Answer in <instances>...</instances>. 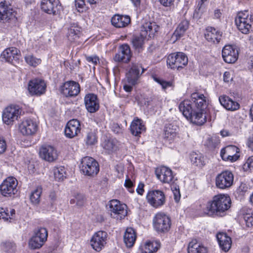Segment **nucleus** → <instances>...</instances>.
<instances>
[{"label":"nucleus","instance_id":"1","mask_svg":"<svg viewBox=\"0 0 253 253\" xmlns=\"http://www.w3.org/2000/svg\"><path fill=\"white\" fill-rule=\"evenodd\" d=\"M231 206L230 197L224 194L214 196L212 200L209 202L206 206L205 213L210 216L216 215L222 216Z\"/></svg>","mask_w":253,"mask_h":253},{"label":"nucleus","instance_id":"2","mask_svg":"<svg viewBox=\"0 0 253 253\" xmlns=\"http://www.w3.org/2000/svg\"><path fill=\"white\" fill-rule=\"evenodd\" d=\"M179 109L183 115L193 124L201 126L206 122V116L198 113L190 100H185L181 102Z\"/></svg>","mask_w":253,"mask_h":253},{"label":"nucleus","instance_id":"3","mask_svg":"<svg viewBox=\"0 0 253 253\" xmlns=\"http://www.w3.org/2000/svg\"><path fill=\"white\" fill-rule=\"evenodd\" d=\"M235 23L240 30L243 34H248L253 24V16L250 15L248 10L240 11L235 18Z\"/></svg>","mask_w":253,"mask_h":253},{"label":"nucleus","instance_id":"4","mask_svg":"<svg viewBox=\"0 0 253 253\" xmlns=\"http://www.w3.org/2000/svg\"><path fill=\"white\" fill-rule=\"evenodd\" d=\"M80 169L84 175L88 176H94L99 171L98 163L94 159L90 157H85L82 159Z\"/></svg>","mask_w":253,"mask_h":253},{"label":"nucleus","instance_id":"5","mask_svg":"<svg viewBox=\"0 0 253 253\" xmlns=\"http://www.w3.org/2000/svg\"><path fill=\"white\" fill-rule=\"evenodd\" d=\"M153 223L154 229L159 233L168 232L171 226L169 217L163 213L156 214L153 218Z\"/></svg>","mask_w":253,"mask_h":253},{"label":"nucleus","instance_id":"6","mask_svg":"<svg viewBox=\"0 0 253 253\" xmlns=\"http://www.w3.org/2000/svg\"><path fill=\"white\" fill-rule=\"evenodd\" d=\"M188 63L187 56L182 52L173 53L169 54L167 59L168 66L172 69L183 68Z\"/></svg>","mask_w":253,"mask_h":253},{"label":"nucleus","instance_id":"7","mask_svg":"<svg viewBox=\"0 0 253 253\" xmlns=\"http://www.w3.org/2000/svg\"><path fill=\"white\" fill-rule=\"evenodd\" d=\"M21 108L17 105H10L6 107L2 112V121L7 125H11L20 117Z\"/></svg>","mask_w":253,"mask_h":253},{"label":"nucleus","instance_id":"8","mask_svg":"<svg viewBox=\"0 0 253 253\" xmlns=\"http://www.w3.org/2000/svg\"><path fill=\"white\" fill-rule=\"evenodd\" d=\"M109 209L111 217L117 220H121L127 215L126 205L117 200L110 201Z\"/></svg>","mask_w":253,"mask_h":253},{"label":"nucleus","instance_id":"9","mask_svg":"<svg viewBox=\"0 0 253 253\" xmlns=\"http://www.w3.org/2000/svg\"><path fill=\"white\" fill-rule=\"evenodd\" d=\"M18 181L13 177L6 178L0 185V192L4 197H11L17 192Z\"/></svg>","mask_w":253,"mask_h":253},{"label":"nucleus","instance_id":"10","mask_svg":"<svg viewBox=\"0 0 253 253\" xmlns=\"http://www.w3.org/2000/svg\"><path fill=\"white\" fill-rule=\"evenodd\" d=\"M194 107L198 113L206 115V109L208 106L207 98L200 92H194L191 95V100Z\"/></svg>","mask_w":253,"mask_h":253},{"label":"nucleus","instance_id":"11","mask_svg":"<svg viewBox=\"0 0 253 253\" xmlns=\"http://www.w3.org/2000/svg\"><path fill=\"white\" fill-rule=\"evenodd\" d=\"M107 240V233L105 231H99L92 236L90 241V244L94 250L99 252L105 247Z\"/></svg>","mask_w":253,"mask_h":253},{"label":"nucleus","instance_id":"12","mask_svg":"<svg viewBox=\"0 0 253 253\" xmlns=\"http://www.w3.org/2000/svg\"><path fill=\"white\" fill-rule=\"evenodd\" d=\"M234 180L233 173L228 170H226L218 174L215 178L216 186L221 189H225L230 187Z\"/></svg>","mask_w":253,"mask_h":253},{"label":"nucleus","instance_id":"13","mask_svg":"<svg viewBox=\"0 0 253 253\" xmlns=\"http://www.w3.org/2000/svg\"><path fill=\"white\" fill-rule=\"evenodd\" d=\"M39 156L42 160L51 163L58 159V154L55 147L50 145L44 144L40 148Z\"/></svg>","mask_w":253,"mask_h":253},{"label":"nucleus","instance_id":"14","mask_svg":"<svg viewBox=\"0 0 253 253\" xmlns=\"http://www.w3.org/2000/svg\"><path fill=\"white\" fill-rule=\"evenodd\" d=\"M38 125L36 121L31 119H25L19 124V130L25 136L34 134L37 131Z\"/></svg>","mask_w":253,"mask_h":253},{"label":"nucleus","instance_id":"15","mask_svg":"<svg viewBox=\"0 0 253 253\" xmlns=\"http://www.w3.org/2000/svg\"><path fill=\"white\" fill-rule=\"evenodd\" d=\"M41 9L48 14L57 15L62 9V6L59 0H42Z\"/></svg>","mask_w":253,"mask_h":253},{"label":"nucleus","instance_id":"16","mask_svg":"<svg viewBox=\"0 0 253 253\" xmlns=\"http://www.w3.org/2000/svg\"><path fill=\"white\" fill-rule=\"evenodd\" d=\"M12 6L6 1L0 2V22H8L15 19Z\"/></svg>","mask_w":253,"mask_h":253},{"label":"nucleus","instance_id":"17","mask_svg":"<svg viewBox=\"0 0 253 253\" xmlns=\"http://www.w3.org/2000/svg\"><path fill=\"white\" fill-rule=\"evenodd\" d=\"M148 202L153 207L158 208L165 203V196L163 192L160 190L150 191L147 195Z\"/></svg>","mask_w":253,"mask_h":253},{"label":"nucleus","instance_id":"18","mask_svg":"<svg viewBox=\"0 0 253 253\" xmlns=\"http://www.w3.org/2000/svg\"><path fill=\"white\" fill-rule=\"evenodd\" d=\"M80 91V84L74 81L65 82L61 87V92L65 97L76 96Z\"/></svg>","mask_w":253,"mask_h":253},{"label":"nucleus","instance_id":"19","mask_svg":"<svg viewBox=\"0 0 253 253\" xmlns=\"http://www.w3.org/2000/svg\"><path fill=\"white\" fill-rule=\"evenodd\" d=\"M46 87L44 81L36 79L30 81L28 90L32 95L40 96L45 93Z\"/></svg>","mask_w":253,"mask_h":253},{"label":"nucleus","instance_id":"20","mask_svg":"<svg viewBox=\"0 0 253 253\" xmlns=\"http://www.w3.org/2000/svg\"><path fill=\"white\" fill-rule=\"evenodd\" d=\"M223 60L227 63H235L238 58V50L231 45H226L222 50Z\"/></svg>","mask_w":253,"mask_h":253},{"label":"nucleus","instance_id":"21","mask_svg":"<svg viewBox=\"0 0 253 253\" xmlns=\"http://www.w3.org/2000/svg\"><path fill=\"white\" fill-rule=\"evenodd\" d=\"M155 174L157 178L164 183H170L174 177L172 170L165 166L157 168Z\"/></svg>","mask_w":253,"mask_h":253},{"label":"nucleus","instance_id":"22","mask_svg":"<svg viewBox=\"0 0 253 253\" xmlns=\"http://www.w3.org/2000/svg\"><path fill=\"white\" fill-rule=\"evenodd\" d=\"M131 55L129 46L127 44H124L120 46L118 52L113 59L117 62L127 63L130 61Z\"/></svg>","mask_w":253,"mask_h":253},{"label":"nucleus","instance_id":"23","mask_svg":"<svg viewBox=\"0 0 253 253\" xmlns=\"http://www.w3.org/2000/svg\"><path fill=\"white\" fill-rule=\"evenodd\" d=\"M239 149L234 145H229L223 148L220 152L222 159L224 161L234 162L239 157Z\"/></svg>","mask_w":253,"mask_h":253},{"label":"nucleus","instance_id":"24","mask_svg":"<svg viewBox=\"0 0 253 253\" xmlns=\"http://www.w3.org/2000/svg\"><path fill=\"white\" fill-rule=\"evenodd\" d=\"M79 121L76 119L69 121L64 130L65 135L69 138H73L80 132L81 127Z\"/></svg>","mask_w":253,"mask_h":253},{"label":"nucleus","instance_id":"25","mask_svg":"<svg viewBox=\"0 0 253 253\" xmlns=\"http://www.w3.org/2000/svg\"><path fill=\"white\" fill-rule=\"evenodd\" d=\"M84 101L88 112L94 113L99 109V101L96 95L92 93L87 94L85 96Z\"/></svg>","mask_w":253,"mask_h":253},{"label":"nucleus","instance_id":"26","mask_svg":"<svg viewBox=\"0 0 253 253\" xmlns=\"http://www.w3.org/2000/svg\"><path fill=\"white\" fill-rule=\"evenodd\" d=\"M141 68L139 64L132 63L130 69L126 74L127 82L131 85H134L139 77L140 70Z\"/></svg>","mask_w":253,"mask_h":253},{"label":"nucleus","instance_id":"27","mask_svg":"<svg viewBox=\"0 0 253 253\" xmlns=\"http://www.w3.org/2000/svg\"><path fill=\"white\" fill-rule=\"evenodd\" d=\"M19 51L15 47H11L5 49L1 54L0 60L12 63L13 60L18 59L17 56Z\"/></svg>","mask_w":253,"mask_h":253},{"label":"nucleus","instance_id":"28","mask_svg":"<svg viewBox=\"0 0 253 253\" xmlns=\"http://www.w3.org/2000/svg\"><path fill=\"white\" fill-rule=\"evenodd\" d=\"M222 33L212 27H208L206 29L205 37L210 42L217 43L220 42Z\"/></svg>","mask_w":253,"mask_h":253},{"label":"nucleus","instance_id":"29","mask_svg":"<svg viewBox=\"0 0 253 253\" xmlns=\"http://www.w3.org/2000/svg\"><path fill=\"white\" fill-rule=\"evenodd\" d=\"M216 238L221 250L225 252H228L231 247V238L224 233H218Z\"/></svg>","mask_w":253,"mask_h":253},{"label":"nucleus","instance_id":"30","mask_svg":"<svg viewBox=\"0 0 253 253\" xmlns=\"http://www.w3.org/2000/svg\"><path fill=\"white\" fill-rule=\"evenodd\" d=\"M101 145L107 154H112L116 152L118 148V142L116 139L112 138H106Z\"/></svg>","mask_w":253,"mask_h":253},{"label":"nucleus","instance_id":"31","mask_svg":"<svg viewBox=\"0 0 253 253\" xmlns=\"http://www.w3.org/2000/svg\"><path fill=\"white\" fill-rule=\"evenodd\" d=\"M130 22V18L128 16L115 15L111 19V23L117 28H123L126 26Z\"/></svg>","mask_w":253,"mask_h":253},{"label":"nucleus","instance_id":"32","mask_svg":"<svg viewBox=\"0 0 253 253\" xmlns=\"http://www.w3.org/2000/svg\"><path fill=\"white\" fill-rule=\"evenodd\" d=\"M187 251L188 253H208L207 248L196 240L189 243Z\"/></svg>","mask_w":253,"mask_h":253},{"label":"nucleus","instance_id":"33","mask_svg":"<svg viewBox=\"0 0 253 253\" xmlns=\"http://www.w3.org/2000/svg\"><path fill=\"white\" fill-rule=\"evenodd\" d=\"M130 129L132 134L136 136L144 131L145 127L143 125L142 121L136 118L131 123Z\"/></svg>","mask_w":253,"mask_h":253},{"label":"nucleus","instance_id":"34","mask_svg":"<svg viewBox=\"0 0 253 253\" xmlns=\"http://www.w3.org/2000/svg\"><path fill=\"white\" fill-rule=\"evenodd\" d=\"M159 30V27L155 22L146 23L143 25L141 32L144 34L146 37L147 35L150 38L153 37Z\"/></svg>","mask_w":253,"mask_h":253},{"label":"nucleus","instance_id":"35","mask_svg":"<svg viewBox=\"0 0 253 253\" xmlns=\"http://www.w3.org/2000/svg\"><path fill=\"white\" fill-rule=\"evenodd\" d=\"M136 234L132 228H127L124 236V242L128 248L132 247L136 240Z\"/></svg>","mask_w":253,"mask_h":253},{"label":"nucleus","instance_id":"36","mask_svg":"<svg viewBox=\"0 0 253 253\" xmlns=\"http://www.w3.org/2000/svg\"><path fill=\"white\" fill-rule=\"evenodd\" d=\"M146 38L143 32H141L139 35L133 36L131 40L133 48L138 52L142 51Z\"/></svg>","mask_w":253,"mask_h":253},{"label":"nucleus","instance_id":"37","mask_svg":"<svg viewBox=\"0 0 253 253\" xmlns=\"http://www.w3.org/2000/svg\"><path fill=\"white\" fill-rule=\"evenodd\" d=\"M160 247V243L158 241L146 242L142 248L141 253H153L157 252Z\"/></svg>","mask_w":253,"mask_h":253},{"label":"nucleus","instance_id":"38","mask_svg":"<svg viewBox=\"0 0 253 253\" xmlns=\"http://www.w3.org/2000/svg\"><path fill=\"white\" fill-rule=\"evenodd\" d=\"M189 27V22L186 20H182L178 25L175 30L173 37L176 38L177 40L182 37L185 34L186 31Z\"/></svg>","mask_w":253,"mask_h":253},{"label":"nucleus","instance_id":"39","mask_svg":"<svg viewBox=\"0 0 253 253\" xmlns=\"http://www.w3.org/2000/svg\"><path fill=\"white\" fill-rule=\"evenodd\" d=\"M44 237L40 239L38 236H33L29 241V247L33 250L39 249L41 248L44 243L45 242L43 240Z\"/></svg>","mask_w":253,"mask_h":253},{"label":"nucleus","instance_id":"40","mask_svg":"<svg viewBox=\"0 0 253 253\" xmlns=\"http://www.w3.org/2000/svg\"><path fill=\"white\" fill-rule=\"evenodd\" d=\"M42 193V188L40 186H37L36 189L31 192L30 199L32 204L34 205L39 204Z\"/></svg>","mask_w":253,"mask_h":253},{"label":"nucleus","instance_id":"41","mask_svg":"<svg viewBox=\"0 0 253 253\" xmlns=\"http://www.w3.org/2000/svg\"><path fill=\"white\" fill-rule=\"evenodd\" d=\"M15 213V211L13 209L0 208V219H3L4 221L13 219Z\"/></svg>","mask_w":253,"mask_h":253},{"label":"nucleus","instance_id":"42","mask_svg":"<svg viewBox=\"0 0 253 253\" xmlns=\"http://www.w3.org/2000/svg\"><path fill=\"white\" fill-rule=\"evenodd\" d=\"M80 35L81 32L78 28H70L68 31L67 38L71 42H78Z\"/></svg>","mask_w":253,"mask_h":253},{"label":"nucleus","instance_id":"43","mask_svg":"<svg viewBox=\"0 0 253 253\" xmlns=\"http://www.w3.org/2000/svg\"><path fill=\"white\" fill-rule=\"evenodd\" d=\"M191 163L196 166L202 167L205 165L204 158L201 154L193 152L190 154Z\"/></svg>","mask_w":253,"mask_h":253},{"label":"nucleus","instance_id":"44","mask_svg":"<svg viewBox=\"0 0 253 253\" xmlns=\"http://www.w3.org/2000/svg\"><path fill=\"white\" fill-rule=\"evenodd\" d=\"M176 136V130L172 128V126L169 125L165 127L164 137L167 140H172Z\"/></svg>","mask_w":253,"mask_h":253},{"label":"nucleus","instance_id":"45","mask_svg":"<svg viewBox=\"0 0 253 253\" xmlns=\"http://www.w3.org/2000/svg\"><path fill=\"white\" fill-rule=\"evenodd\" d=\"M1 246L2 249L7 253H14L16 249L15 244L9 241L2 242Z\"/></svg>","mask_w":253,"mask_h":253},{"label":"nucleus","instance_id":"46","mask_svg":"<svg viewBox=\"0 0 253 253\" xmlns=\"http://www.w3.org/2000/svg\"><path fill=\"white\" fill-rule=\"evenodd\" d=\"M54 177L57 180H63L66 177V171L64 167H59L54 169Z\"/></svg>","mask_w":253,"mask_h":253},{"label":"nucleus","instance_id":"47","mask_svg":"<svg viewBox=\"0 0 253 253\" xmlns=\"http://www.w3.org/2000/svg\"><path fill=\"white\" fill-rule=\"evenodd\" d=\"M85 203V197L84 195L81 194H77L74 198L70 200V204H76L78 207H82Z\"/></svg>","mask_w":253,"mask_h":253},{"label":"nucleus","instance_id":"48","mask_svg":"<svg viewBox=\"0 0 253 253\" xmlns=\"http://www.w3.org/2000/svg\"><path fill=\"white\" fill-rule=\"evenodd\" d=\"M25 60L29 65L36 67L41 62V60L34 56L33 55L28 54L25 56Z\"/></svg>","mask_w":253,"mask_h":253},{"label":"nucleus","instance_id":"49","mask_svg":"<svg viewBox=\"0 0 253 253\" xmlns=\"http://www.w3.org/2000/svg\"><path fill=\"white\" fill-rule=\"evenodd\" d=\"M85 141L87 145L95 144L97 141L95 133L91 131L88 132Z\"/></svg>","mask_w":253,"mask_h":253},{"label":"nucleus","instance_id":"50","mask_svg":"<svg viewBox=\"0 0 253 253\" xmlns=\"http://www.w3.org/2000/svg\"><path fill=\"white\" fill-rule=\"evenodd\" d=\"M34 236H38L40 239L45 236L43 240L46 241L48 236L47 231L46 228L43 227L38 228L35 230Z\"/></svg>","mask_w":253,"mask_h":253},{"label":"nucleus","instance_id":"51","mask_svg":"<svg viewBox=\"0 0 253 253\" xmlns=\"http://www.w3.org/2000/svg\"><path fill=\"white\" fill-rule=\"evenodd\" d=\"M227 100L228 103L225 108L226 109L230 111H235L239 108L240 105L238 102L234 101L229 97Z\"/></svg>","mask_w":253,"mask_h":253},{"label":"nucleus","instance_id":"52","mask_svg":"<svg viewBox=\"0 0 253 253\" xmlns=\"http://www.w3.org/2000/svg\"><path fill=\"white\" fill-rule=\"evenodd\" d=\"M243 218L247 226L250 227L253 226V216L252 213H246L244 214Z\"/></svg>","mask_w":253,"mask_h":253},{"label":"nucleus","instance_id":"53","mask_svg":"<svg viewBox=\"0 0 253 253\" xmlns=\"http://www.w3.org/2000/svg\"><path fill=\"white\" fill-rule=\"evenodd\" d=\"M153 80L159 84L160 85H161L162 88L163 89H166L168 87L171 86V83L169 82H166L165 81H164L162 80L161 79H160L159 78L156 77V76H153Z\"/></svg>","mask_w":253,"mask_h":253},{"label":"nucleus","instance_id":"54","mask_svg":"<svg viewBox=\"0 0 253 253\" xmlns=\"http://www.w3.org/2000/svg\"><path fill=\"white\" fill-rule=\"evenodd\" d=\"M217 144V141L215 137H208L205 142V145L210 148H213Z\"/></svg>","mask_w":253,"mask_h":253},{"label":"nucleus","instance_id":"55","mask_svg":"<svg viewBox=\"0 0 253 253\" xmlns=\"http://www.w3.org/2000/svg\"><path fill=\"white\" fill-rule=\"evenodd\" d=\"M207 0H200L197 6V7L195 10V13L197 14L203 13L205 9V5L204 4L205 1Z\"/></svg>","mask_w":253,"mask_h":253},{"label":"nucleus","instance_id":"56","mask_svg":"<svg viewBox=\"0 0 253 253\" xmlns=\"http://www.w3.org/2000/svg\"><path fill=\"white\" fill-rule=\"evenodd\" d=\"M243 169L247 171L253 169V156L249 157L243 165Z\"/></svg>","mask_w":253,"mask_h":253},{"label":"nucleus","instance_id":"57","mask_svg":"<svg viewBox=\"0 0 253 253\" xmlns=\"http://www.w3.org/2000/svg\"><path fill=\"white\" fill-rule=\"evenodd\" d=\"M75 5L80 12L83 11L85 6V0H75Z\"/></svg>","mask_w":253,"mask_h":253},{"label":"nucleus","instance_id":"58","mask_svg":"<svg viewBox=\"0 0 253 253\" xmlns=\"http://www.w3.org/2000/svg\"><path fill=\"white\" fill-rule=\"evenodd\" d=\"M6 149V144L5 140L0 137V155L3 154Z\"/></svg>","mask_w":253,"mask_h":253},{"label":"nucleus","instance_id":"59","mask_svg":"<svg viewBox=\"0 0 253 253\" xmlns=\"http://www.w3.org/2000/svg\"><path fill=\"white\" fill-rule=\"evenodd\" d=\"M86 60L90 63H92L94 65H97L99 62V58L96 56H86Z\"/></svg>","mask_w":253,"mask_h":253},{"label":"nucleus","instance_id":"60","mask_svg":"<svg viewBox=\"0 0 253 253\" xmlns=\"http://www.w3.org/2000/svg\"><path fill=\"white\" fill-rule=\"evenodd\" d=\"M227 99H228V96L226 95H222L219 96V101L220 102V103L224 108H225V107L227 105V103H228V102H227Z\"/></svg>","mask_w":253,"mask_h":253},{"label":"nucleus","instance_id":"61","mask_svg":"<svg viewBox=\"0 0 253 253\" xmlns=\"http://www.w3.org/2000/svg\"><path fill=\"white\" fill-rule=\"evenodd\" d=\"M159 1L165 6H170L173 4L175 0H159Z\"/></svg>","mask_w":253,"mask_h":253},{"label":"nucleus","instance_id":"62","mask_svg":"<svg viewBox=\"0 0 253 253\" xmlns=\"http://www.w3.org/2000/svg\"><path fill=\"white\" fill-rule=\"evenodd\" d=\"M233 79L232 77L230 72H225L223 75V80L225 82L229 83Z\"/></svg>","mask_w":253,"mask_h":253},{"label":"nucleus","instance_id":"63","mask_svg":"<svg viewBox=\"0 0 253 253\" xmlns=\"http://www.w3.org/2000/svg\"><path fill=\"white\" fill-rule=\"evenodd\" d=\"M144 184L143 183H140L138 185V187L137 188V192L138 194L142 195L144 192Z\"/></svg>","mask_w":253,"mask_h":253},{"label":"nucleus","instance_id":"64","mask_svg":"<svg viewBox=\"0 0 253 253\" xmlns=\"http://www.w3.org/2000/svg\"><path fill=\"white\" fill-rule=\"evenodd\" d=\"M174 195V199L176 202H178L180 199V193L179 191L172 192Z\"/></svg>","mask_w":253,"mask_h":253}]
</instances>
